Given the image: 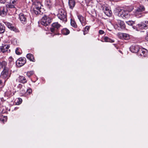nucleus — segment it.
Instances as JSON below:
<instances>
[{"label":"nucleus","instance_id":"obj_1","mask_svg":"<svg viewBox=\"0 0 148 148\" xmlns=\"http://www.w3.org/2000/svg\"><path fill=\"white\" fill-rule=\"evenodd\" d=\"M33 1V13L36 15H41L43 13V9L41 8V4L40 2L37 0Z\"/></svg>","mask_w":148,"mask_h":148},{"label":"nucleus","instance_id":"obj_2","mask_svg":"<svg viewBox=\"0 0 148 148\" xmlns=\"http://www.w3.org/2000/svg\"><path fill=\"white\" fill-rule=\"evenodd\" d=\"M58 18L63 21H67V14L66 11L63 9H60L58 10L57 14Z\"/></svg>","mask_w":148,"mask_h":148},{"label":"nucleus","instance_id":"obj_3","mask_svg":"<svg viewBox=\"0 0 148 148\" xmlns=\"http://www.w3.org/2000/svg\"><path fill=\"white\" fill-rule=\"evenodd\" d=\"M145 10V8L143 5L140 6L135 10V15L138 18L140 17L143 16V12Z\"/></svg>","mask_w":148,"mask_h":148},{"label":"nucleus","instance_id":"obj_4","mask_svg":"<svg viewBox=\"0 0 148 148\" xmlns=\"http://www.w3.org/2000/svg\"><path fill=\"white\" fill-rule=\"evenodd\" d=\"M51 21V18L49 16L45 15L41 19V23L42 25L46 26L50 23Z\"/></svg>","mask_w":148,"mask_h":148},{"label":"nucleus","instance_id":"obj_5","mask_svg":"<svg viewBox=\"0 0 148 148\" xmlns=\"http://www.w3.org/2000/svg\"><path fill=\"white\" fill-rule=\"evenodd\" d=\"M60 26V25L58 23H53L52 24V27L51 28V32H52L51 34H53V36L55 35L58 34V29Z\"/></svg>","mask_w":148,"mask_h":148},{"label":"nucleus","instance_id":"obj_6","mask_svg":"<svg viewBox=\"0 0 148 148\" xmlns=\"http://www.w3.org/2000/svg\"><path fill=\"white\" fill-rule=\"evenodd\" d=\"M10 72L8 69H4L2 72L1 77L3 79H8L10 76Z\"/></svg>","mask_w":148,"mask_h":148},{"label":"nucleus","instance_id":"obj_7","mask_svg":"<svg viewBox=\"0 0 148 148\" xmlns=\"http://www.w3.org/2000/svg\"><path fill=\"white\" fill-rule=\"evenodd\" d=\"M26 62V59L24 58H20L16 61V65L18 67H21L23 66Z\"/></svg>","mask_w":148,"mask_h":148},{"label":"nucleus","instance_id":"obj_8","mask_svg":"<svg viewBox=\"0 0 148 148\" xmlns=\"http://www.w3.org/2000/svg\"><path fill=\"white\" fill-rule=\"evenodd\" d=\"M137 28L140 29H146L148 28V21H145L138 24L137 25Z\"/></svg>","mask_w":148,"mask_h":148},{"label":"nucleus","instance_id":"obj_9","mask_svg":"<svg viewBox=\"0 0 148 148\" xmlns=\"http://www.w3.org/2000/svg\"><path fill=\"white\" fill-rule=\"evenodd\" d=\"M116 24L114 26V27L116 29H118V27H120L121 29H124L125 27V25L124 22L120 20H117L116 22Z\"/></svg>","mask_w":148,"mask_h":148},{"label":"nucleus","instance_id":"obj_10","mask_svg":"<svg viewBox=\"0 0 148 148\" xmlns=\"http://www.w3.org/2000/svg\"><path fill=\"white\" fill-rule=\"evenodd\" d=\"M138 55V56L144 57H148V51L145 49L140 48Z\"/></svg>","mask_w":148,"mask_h":148},{"label":"nucleus","instance_id":"obj_11","mask_svg":"<svg viewBox=\"0 0 148 148\" xmlns=\"http://www.w3.org/2000/svg\"><path fill=\"white\" fill-rule=\"evenodd\" d=\"M10 46L8 45H3L1 47V52L3 53H9L10 52V50L9 49Z\"/></svg>","mask_w":148,"mask_h":148},{"label":"nucleus","instance_id":"obj_12","mask_svg":"<svg viewBox=\"0 0 148 148\" xmlns=\"http://www.w3.org/2000/svg\"><path fill=\"white\" fill-rule=\"evenodd\" d=\"M8 10L6 7L1 6L0 8V15L4 16L7 14Z\"/></svg>","mask_w":148,"mask_h":148},{"label":"nucleus","instance_id":"obj_13","mask_svg":"<svg viewBox=\"0 0 148 148\" xmlns=\"http://www.w3.org/2000/svg\"><path fill=\"white\" fill-rule=\"evenodd\" d=\"M19 18L23 24H25L27 22V16L23 13H20L19 15Z\"/></svg>","mask_w":148,"mask_h":148},{"label":"nucleus","instance_id":"obj_14","mask_svg":"<svg viewBox=\"0 0 148 148\" xmlns=\"http://www.w3.org/2000/svg\"><path fill=\"white\" fill-rule=\"evenodd\" d=\"M140 48H139L138 45H132L130 48V51L133 53H137L139 51Z\"/></svg>","mask_w":148,"mask_h":148},{"label":"nucleus","instance_id":"obj_15","mask_svg":"<svg viewBox=\"0 0 148 148\" xmlns=\"http://www.w3.org/2000/svg\"><path fill=\"white\" fill-rule=\"evenodd\" d=\"M119 37L122 39L127 40L130 39L129 35L127 34L120 33L118 34Z\"/></svg>","mask_w":148,"mask_h":148},{"label":"nucleus","instance_id":"obj_16","mask_svg":"<svg viewBox=\"0 0 148 148\" xmlns=\"http://www.w3.org/2000/svg\"><path fill=\"white\" fill-rule=\"evenodd\" d=\"M14 4H12L10 3L6 5V7L8 10H10L11 9L12 10H11V11H13L12 12L14 13L16 11V8Z\"/></svg>","mask_w":148,"mask_h":148},{"label":"nucleus","instance_id":"obj_17","mask_svg":"<svg viewBox=\"0 0 148 148\" xmlns=\"http://www.w3.org/2000/svg\"><path fill=\"white\" fill-rule=\"evenodd\" d=\"M5 24L8 27L10 30H13L16 32H17L18 31V30L13 26L10 23L8 22H6L5 23Z\"/></svg>","mask_w":148,"mask_h":148},{"label":"nucleus","instance_id":"obj_18","mask_svg":"<svg viewBox=\"0 0 148 148\" xmlns=\"http://www.w3.org/2000/svg\"><path fill=\"white\" fill-rule=\"evenodd\" d=\"M77 17L81 23L82 25L83 26L85 25V18L82 15L79 14L77 15Z\"/></svg>","mask_w":148,"mask_h":148},{"label":"nucleus","instance_id":"obj_19","mask_svg":"<svg viewBox=\"0 0 148 148\" xmlns=\"http://www.w3.org/2000/svg\"><path fill=\"white\" fill-rule=\"evenodd\" d=\"M68 3L69 8L73 9L75 5V2L74 0H69Z\"/></svg>","mask_w":148,"mask_h":148},{"label":"nucleus","instance_id":"obj_20","mask_svg":"<svg viewBox=\"0 0 148 148\" xmlns=\"http://www.w3.org/2000/svg\"><path fill=\"white\" fill-rule=\"evenodd\" d=\"M124 10L120 8H118L116 10V14L119 17L122 18L123 13L124 12Z\"/></svg>","mask_w":148,"mask_h":148},{"label":"nucleus","instance_id":"obj_21","mask_svg":"<svg viewBox=\"0 0 148 148\" xmlns=\"http://www.w3.org/2000/svg\"><path fill=\"white\" fill-rule=\"evenodd\" d=\"M103 12L105 14L109 16H110L112 15V12L111 10L107 8H105L103 9Z\"/></svg>","mask_w":148,"mask_h":148},{"label":"nucleus","instance_id":"obj_22","mask_svg":"<svg viewBox=\"0 0 148 148\" xmlns=\"http://www.w3.org/2000/svg\"><path fill=\"white\" fill-rule=\"evenodd\" d=\"M7 64V62L5 61H2L0 62V69H8L6 67Z\"/></svg>","mask_w":148,"mask_h":148},{"label":"nucleus","instance_id":"obj_23","mask_svg":"<svg viewBox=\"0 0 148 148\" xmlns=\"http://www.w3.org/2000/svg\"><path fill=\"white\" fill-rule=\"evenodd\" d=\"M19 82L22 83H25L27 82L25 78L23 76H20L19 77Z\"/></svg>","mask_w":148,"mask_h":148},{"label":"nucleus","instance_id":"obj_24","mask_svg":"<svg viewBox=\"0 0 148 148\" xmlns=\"http://www.w3.org/2000/svg\"><path fill=\"white\" fill-rule=\"evenodd\" d=\"M27 58L30 60V61L35 62V60L33 55L31 53H28L26 56Z\"/></svg>","mask_w":148,"mask_h":148},{"label":"nucleus","instance_id":"obj_25","mask_svg":"<svg viewBox=\"0 0 148 148\" xmlns=\"http://www.w3.org/2000/svg\"><path fill=\"white\" fill-rule=\"evenodd\" d=\"M129 17V15L128 11L124 10V12L123 13L122 18H127Z\"/></svg>","mask_w":148,"mask_h":148},{"label":"nucleus","instance_id":"obj_26","mask_svg":"<svg viewBox=\"0 0 148 148\" xmlns=\"http://www.w3.org/2000/svg\"><path fill=\"white\" fill-rule=\"evenodd\" d=\"M61 32L62 34L64 35H67L69 33L70 31L66 28H64L62 30Z\"/></svg>","mask_w":148,"mask_h":148},{"label":"nucleus","instance_id":"obj_27","mask_svg":"<svg viewBox=\"0 0 148 148\" xmlns=\"http://www.w3.org/2000/svg\"><path fill=\"white\" fill-rule=\"evenodd\" d=\"M5 31V27L3 25L0 23V33H3Z\"/></svg>","mask_w":148,"mask_h":148},{"label":"nucleus","instance_id":"obj_28","mask_svg":"<svg viewBox=\"0 0 148 148\" xmlns=\"http://www.w3.org/2000/svg\"><path fill=\"white\" fill-rule=\"evenodd\" d=\"M104 39L105 41L106 42H114V40L111 39L110 38L106 36L104 37Z\"/></svg>","mask_w":148,"mask_h":148},{"label":"nucleus","instance_id":"obj_29","mask_svg":"<svg viewBox=\"0 0 148 148\" xmlns=\"http://www.w3.org/2000/svg\"><path fill=\"white\" fill-rule=\"evenodd\" d=\"M15 53L17 55H20L22 53V51L20 48H17L15 50Z\"/></svg>","mask_w":148,"mask_h":148},{"label":"nucleus","instance_id":"obj_30","mask_svg":"<svg viewBox=\"0 0 148 148\" xmlns=\"http://www.w3.org/2000/svg\"><path fill=\"white\" fill-rule=\"evenodd\" d=\"M16 104L17 105H19L22 102V99L20 98H18L15 100Z\"/></svg>","mask_w":148,"mask_h":148},{"label":"nucleus","instance_id":"obj_31","mask_svg":"<svg viewBox=\"0 0 148 148\" xmlns=\"http://www.w3.org/2000/svg\"><path fill=\"white\" fill-rule=\"evenodd\" d=\"M90 27L89 26H86L84 30H83L84 34L85 35L86 34H87L88 31Z\"/></svg>","mask_w":148,"mask_h":148},{"label":"nucleus","instance_id":"obj_32","mask_svg":"<svg viewBox=\"0 0 148 148\" xmlns=\"http://www.w3.org/2000/svg\"><path fill=\"white\" fill-rule=\"evenodd\" d=\"M71 25L73 27L75 28H76L77 27V25L75 21L73 20H71Z\"/></svg>","mask_w":148,"mask_h":148},{"label":"nucleus","instance_id":"obj_33","mask_svg":"<svg viewBox=\"0 0 148 148\" xmlns=\"http://www.w3.org/2000/svg\"><path fill=\"white\" fill-rule=\"evenodd\" d=\"M18 0H10V3L16 5L18 3Z\"/></svg>","mask_w":148,"mask_h":148},{"label":"nucleus","instance_id":"obj_34","mask_svg":"<svg viewBox=\"0 0 148 148\" xmlns=\"http://www.w3.org/2000/svg\"><path fill=\"white\" fill-rule=\"evenodd\" d=\"M5 119H6V117L5 116H0V121L2 122L3 123H4L5 121H6Z\"/></svg>","mask_w":148,"mask_h":148},{"label":"nucleus","instance_id":"obj_35","mask_svg":"<svg viewBox=\"0 0 148 148\" xmlns=\"http://www.w3.org/2000/svg\"><path fill=\"white\" fill-rule=\"evenodd\" d=\"M34 73V72L33 71H28L27 73V75L28 77H29L31 76L32 75H33Z\"/></svg>","mask_w":148,"mask_h":148},{"label":"nucleus","instance_id":"obj_36","mask_svg":"<svg viewBox=\"0 0 148 148\" xmlns=\"http://www.w3.org/2000/svg\"><path fill=\"white\" fill-rule=\"evenodd\" d=\"M5 94L8 96H10L12 95V93L11 91L10 90H9L7 91V92H5Z\"/></svg>","mask_w":148,"mask_h":148},{"label":"nucleus","instance_id":"obj_37","mask_svg":"<svg viewBox=\"0 0 148 148\" xmlns=\"http://www.w3.org/2000/svg\"><path fill=\"white\" fill-rule=\"evenodd\" d=\"M45 5H46L48 7L50 8L51 7V4L50 1H49V2L47 1L45 3Z\"/></svg>","mask_w":148,"mask_h":148},{"label":"nucleus","instance_id":"obj_38","mask_svg":"<svg viewBox=\"0 0 148 148\" xmlns=\"http://www.w3.org/2000/svg\"><path fill=\"white\" fill-rule=\"evenodd\" d=\"M129 25H132L134 24V22L132 21H129L126 22Z\"/></svg>","mask_w":148,"mask_h":148},{"label":"nucleus","instance_id":"obj_39","mask_svg":"<svg viewBox=\"0 0 148 148\" xmlns=\"http://www.w3.org/2000/svg\"><path fill=\"white\" fill-rule=\"evenodd\" d=\"M32 92V90L31 89L29 88L27 89L26 91V93L27 94H30Z\"/></svg>","mask_w":148,"mask_h":148},{"label":"nucleus","instance_id":"obj_40","mask_svg":"<svg viewBox=\"0 0 148 148\" xmlns=\"http://www.w3.org/2000/svg\"><path fill=\"white\" fill-rule=\"evenodd\" d=\"M99 33L101 34H104L105 32H104L102 30H99Z\"/></svg>","mask_w":148,"mask_h":148},{"label":"nucleus","instance_id":"obj_41","mask_svg":"<svg viewBox=\"0 0 148 148\" xmlns=\"http://www.w3.org/2000/svg\"><path fill=\"white\" fill-rule=\"evenodd\" d=\"M6 0H0V2L1 3H4Z\"/></svg>","mask_w":148,"mask_h":148},{"label":"nucleus","instance_id":"obj_42","mask_svg":"<svg viewBox=\"0 0 148 148\" xmlns=\"http://www.w3.org/2000/svg\"><path fill=\"white\" fill-rule=\"evenodd\" d=\"M145 39L147 40L148 41V33L147 32L146 34V35L145 36Z\"/></svg>","mask_w":148,"mask_h":148},{"label":"nucleus","instance_id":"obj_43","mask_svg":"<svg viewBox=\"0 0 148 148\" xmlns=\"http://www.w3.org/2000/svg\"><path fill=\"white\" fill-rule=\"evenodd\" d=\"M22 85H21V84H19L18 85V87L20 88H21L22 87Z\"/></svg>","mask_w":148,"mask_h":148},{"label":"nucleus","instance_id":"obj_44","mask_svg":"<svg viewBox=\"0 0 148 148\" xmlns=\"http://www.w3.org/2000/svg\"><path fill=\"white\" fill-rule=\"evenodd\" d=\"M13 59L11 57H10L9 61H10L11 62L12 60Z\"/></svg>","mask_w":148,"mask_h":148},{"label":"nucleus","instance_id":"obj_45","mask_svg":"<svg viewBox=\"0 0 148 148\" xmlns=\"http://www.w3.org/2000/svg\"><path fill=\"white\" fill-rule=\"evenodd\" d=\"M2 84L3 82L2 80L0 79V85H2Z\"/></svg>","mask_w":148,"mask_h":148},{"label":"nucleus","instance_id":"obj_46","mask_svg":"<svg viewBox=\"0 0 148 148\" xmlns=\"http://www.w3.org/2000/svg\"><path fill=\"white\" fill-rule=\"evenodd\" d=\"M133 28L134 29H136V30H138V28H137V27L136 28V27L134 26H133Z\"/></svg>","mask_w":148,"mask_h":148},{"label":"nucleus","instance_id":"obj_47","mask_svg":"<svg viewBox=\"0 0 148 148\" xmlns=\"http://www.w3.org/2000/svg\"><path fill=\"white\" fill-rule=\"evenodd\" d=\"M1 107H0V113L1 112Z\"/></svg>","mask_w":148,"mask_h":148},{"label":"nucleus","instance_id":"obj_48","mask_svg":"<svg viewBox=\"0 0 148 148\" xmlns=\"http://www.w3.org/2000/svg\"><path fill=\"white\" fill-rule=\"evenodd\" d=\"M1 47H0V52H1Z\"/></svg>","mask_w":148,"mask_h":148},{"label":"nucleus","instance_id":"obj_49","mask_svg":"<svg viewBox=\"0 0 148 148\" xmlns=\"http://www.w3.org/2000/svg\"><path fill=\"white\" fill-rule=\"evenodd\" d=\"M147 13V12H145V13Z\"/></svg>","mask_w":148,"mask_h":148},{"label":"nucleus","instance_id":"obj_50","mask_svg":"<svg viewBox=\"0 0 148 148\" xmlns=\"http://www.w3.org/2000/svg\"><path fill=\"white\" fill-rule=\"evenodd\" d=\"M147 1H148V0H147Z\"/></svg>","mask_w":148,"mask_h":148}]
</instances>
